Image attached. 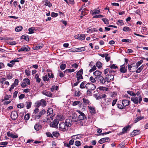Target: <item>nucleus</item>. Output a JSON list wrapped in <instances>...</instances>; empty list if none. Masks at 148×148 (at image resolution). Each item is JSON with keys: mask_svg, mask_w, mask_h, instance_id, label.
Segmentation results:
<instances>
[{"mask_svg": "<svg viewBox=\"0 0 148 148\" xmlns=\"http://www.w3.org/2000/svg\"><path fill=\"white\" fill-rule=\"evenodd\" d=\"M102 20L106 24H109L108 20L106 18H104L102 19Z\"/></svg>", "mask_w": 148, "mask_h": 148, "instance_id": "603ef678", "label": "nucleus"}, {"mask_svg": "<svg viewBox=\"0 0 148 148\" xmlns=\"http://www.w3.org/2000/svg\"><path fill=\"white\" fill-rule=\"evenodd\" d=\"M58 89V86H53L51 88V92H53L54 90H57Z\"/></svg>", "mask_w": 148, "mask_h": 148, "instance_id": "c756f323", "label": "nucleus"}, {"mask_svg": "<svg viewBox=\"0 0 148 148\" xmlns=\"http://www.w3.org/2000/svg\"><path fill=\"white\" fill-rule=\"evenodd\" d=\"M86 82H83L80 84V88H84L85 87L86 84Z\"/></svg>", "mask_w": 148, "mask_h": 148, "instance_id": "c9c22d12", "label": "nucleus"}, {"mask_svg": "<svg viewBox=\"0 0 148 148\" xmlns=\"http://www.w3.org/2000/svg\"><path fill=\"white\" fill-rule=\"evenodd\" d=\"M29 36L27 35H23L21 37V39H23L27 41H29Z\"/></svg>", "mask_w": 148, "mask_h": 148, "instance_id": "4be33fe9", "label": "nucleus"}, {"mask_svg": "<svg viewBox=\"0 0 148 148\" xmlns=\"http://www.w3.org/2000/svg\"><path fill=\"white\" fill-rule=\"evenodd\" d=\"M96 86L92 84L87 83L85 85V88L87 90V94L91 95L92 93V91L96 88Z\"/></svg>", "mask_w": 148, "mask_h": 148, "instance_id": "f257e3e1", "label": "nucleus"}, {"mask_svg": "<svg viewBox=\"0 0 148 148\" xmlns=\"http://www.w3.org/2000/svg\"><path fill=\"white\" fill-rule=\"evenodd\" d=\"M64 123H65L66 127H67L68 129V127L71 126L72 124V120L69 119H66Z\"/></svg>", "mask_w": 148, "mask_h": 148, "instance_id": "f8f14e48", "label": "nucleus"}, {"mask_svg": "<svg viewBox=\"0 0 148 148\" xmlns=\"http://www.w3.org/2000/svg\"><path fill=\"white\" fill-rule=\"evenodd\" d=\"M96 67L95 65H94L93 66L91 69L89 71L90 73H91L96 69Z\"/></svg>", "mask_w": 148, "mask_h": 148, "instance_id": "e2e57ef3", "label": "nucleus"}, {"mask_svg": "<svg viewBox=\"0 0 148 148\" xmlns=\"http://www.w3.org/2000/svg\"><path fill=\"white\" fill-rule=\"evenodd\" d=\"M75 145L77 146H80L81 145V142L78 140H77L75 141Z\"/></svg>", "mask_w": 148, "mask_h": 148, "instance_id": "5fc2aeb1", "label": "nucleus"}, {"mask_svg": "<svg viewBox=\"0 0 148 148\" xmlns=\"http://www.w3.org/2000/svg\"><path fill=\"white\" fill-rule=\"evenodd\" d=\"M127 92L128 94L130 95L131 96H136V94H135V93H134V92L132 91H127Z\"/></svg>", "mask_w": 148, "mask_h": 148, "instance_id": "c03bdc74", "label": "nucleus"}, {"mask_svg": "<svg viewBox=\"0 0 148 148\" xmlns=\"http://www.w3.org/2000/svg\"><path fill=\"white\" fill-rule=\"evenodd\" d=\"M144 118V116H140V117H137L136 118L134 121V123H136L138 122V121H139L140 120L143 119Z\"/></svg>", "mask_w": 148, "mask_h": 148, "instance_id": "c85d7f7f", "label": "nucleus"}, {"mask_svg": "<svg viewBox=\"0 0 148 148\" xmlns=\"http://www.w3.org/2000/svg\"><path fill=\"white\" fill-rule=\"evenodd\" d=\"M59 130L63 132H66L68 130L67 127L65 125L64 123H60L59 125Z\"/></svg>", "mask_w": 148, "mask_h": 148, "instance_id": "20e7f679", "label": "nucleus"}, {"mask_svg": "<svg viewBox=\"0 0 148 148\" xmlns=\"http://www.w3.org/2000/svg\"><path fill=\"white\" fill-rule=\"evenodd\" d=\"M24 82H25L27 85H29L30 83V80L28 78H25L23 79Z\"/></svg>", "mask_w": 148, "mask_h": 148, "instance_id": "a18cd8bd", "label": "nucleus"}, {"mask_svg": "<svg viewBox=\"0 0 148 148\" xmlns=\"http://www.w3.org/2000/svg\"><path fill=\"white\" fill-rule=\"evenodd\" d=\"M89 79L91 82L92 83H95L96 82V81L95 79L92 76L90 77Z\"/></svg>", "mask_w": 148, "mask_h": 148, "instance_id": "680f3d73", "label": "nucleus"}, {"mask_svg": "<svg viewBox=\"0 0 148 148\" xmlns=\"http://www.w3.org/2000/svg\"><path fill=\"white\" fill-rule=\"evenodd\" d=\"M77 111L79 114V115L78 116V118L80 120H83L86 118L85 115L83 113L79 110H77Z\"/></svg>", "mask_w": 148, "mask_h": 148, "instance_id": "1a4fd4ad", "label": "nucleus"}, {"mask_svg": "<svg viewBox=\"0 0 148 148\" xmlns=\"http://www.w3.org/2000/svg\"><path fill=\"white\" fill-rule=\"evenodd\" d=\"M59 123V121L57 119H55L52 122H51L50 124V126L52 127L56 128H58V124Z\"/></svg>", "mask_w": 148, "mask_h": 148, "instance_id": "39448f33", "label": "nucleus"}, {"mask_svg": "<svg viewBox=\"0 0 148 148\" xmlns=\"http://www.w3.org/2000/svg\"><path fill=\"white\" fill-rule=\"evenodd\" d=\"M18 61L17 60H11L10 61V63H8L7 64V66L10 67H12L14 65V63H14L15 62H17Z\"/></svg>", "mask_w": 148, "mask_h": 148, "instance_id": "412c9836", "label": "nucleus"}, {"mask_svg": "<svg viewBox=\"0 0 148 148\" xmlns=\"http://www.w3.org/2000/svg\"><path fill=\"white\" fill-rule=\"evenodd\" d=\"M45 5L46 6H48L49 8H50L52 6L51 4L47 0H45Z\"/></svg>", "mask_w": 148, "mask_h": 148, "instance_id": "a878e982", "label": "nucleus"}, {"mask_svg": "<svg viewBox=\"0 0 148 148\" xmlns=\"http://www.w3.org/2000/svg\"><path fill=\"white\" fill-rule=\"evenodd\" d=\"M133 65V64L132 65L129 64L128 65V69L130 72H134L135 71V70L134 69H131V68L133 67L135 68V66H136V65Z\"/></svg>", "mask_w": 148, "mask_h": 148, "instance_id": "6ab92c4d", "label": "nucleus"}, {"mask_svg": "<svg viewBox=\"0 0 148 148\" xmlns=\"http://www.w3.org/2000/svg\"><path fill=\"white\" fill-rule=\"evenodd\" d=\"M19 81L17 79H15L13 84L16 86L18 85Z\"/></svg>", "mask_w": 148, "mask_h": 148, "instance_id": "69168bd1", "label": "nucleus"}, {"mask_svg": "<svg viewBox=\"0 0 148 148\" xmlns=\"http://www.w3.org/2000/svg\"><path fill=\"white\" fill-rule=\"evenodd\" d=\"M80 103V104H79V105H80L81 104H82V103H81V102L79 101H74L73 103V106H75L77 105V104H79V103Z\"/></svg>", "mask_w": 148, "mask_h": 148, "instance_id": "052dcab7", "label": "nucleus"}, {"mask_svg": "<svg viewBox=\"0 0 148 148\" xmlns=\"http://www.w3.org/2000/svg\"><path fill=\"white\" fill-rule=\"evenodd\" d=\"M102 73L98 71H96L93 73V75L95 76V79H96L102 76L101 74Z\"/></svg>", "mask_w": 148, "mask_h": 148, "instance_id": "ddd939ff", "label": "nucleus"}, {"mask_svg": "<svg viewBox=\"0 0 148 148\" xmlns=\"http://www.w3.org/2000/svg\"><path fill=\"white\" fill-rule=\"evenodd\" d=\"M99 90H103V91H107L108 90V88L106 87H103L102 86H100L99 87Z\"/></svg>", "mask_w": 148, "mask_h": 148, "instance_id": "4c0bfd02", "label": "nucleus"}, {"mask_svg": "<svg viewBox=\"0 0 148 148\" xmlns=\"http://www.w3.org/2000/svg\"><path fill=\"white\" fill-rule=\"evenodd\" d=\"M118 25H120V26H121L124 25V23L122 20H119L118 21Z\"/></svg>", "mask_w": 148, "mask_h": 148, "instance_id": "338daca9", "label": "nucleus"}, {"mask_svg": "<svg viewBox=\"0 0 148 148\" xmlns=\"http://www.w3.org/2000/svg\"><path fill=\"white\" fill-rule=\"evenodd\" d=\"M79 40H84L85 38V36L84 34L79 35Z\"/></svg>", "mask_w": 148, "mask_h": 148, "instance_id": "864d4df0", "label": "nucleus"}, {"mask_svg": "<svg viewBox=\"0 0 148 148\" xmlns=\"http://www.w3.org/2000/svg\"><path fill=\"white\" fill-rule=\"evenodd\" d=\"M140 133V131L139 130H134L132 133V135L135 136L139 134Z\"/></svg>", "mask_w": 148, "mask_h": 148, "instance_id": "aec40b11", "label": "nucleus"}, {"mask_svg": "<svg viewBox=\"0 0 148 148\" xmlns=\"http://www.w3.org/2000/svg\"><path fill=\"white\" fill-rule=\"evenodd\" d=\"M108 54L106 53L105 59L107 62H108L110 60V57L108 56Z\"/></svg>", "mask_w": 148, "mask_h": 148, "instance_id": "09e8293b", "label": "nucleus"}, {"mask_svg": "<svg viewBox=\"0 0 148 148\" xmlns=\"http://www.w3.org/2000/svg\"><path fill=\"white\" fill-rule=\"evenodd\" d=\"M110 139L109 138H101L99 141V143L100 144H102L103 143L107 142L108 141H109Z\"/></svg>", "mask_w": 148, "mask_h": 148, "instance_id": "dca6fc26", "label": "nucleus"}, {"mask_svg": "<svg viewBox=\"0 0 148 148\" xmlns=\"http://www.w3.org/2000/svg\"><path fill=\"white\" fill-rule=\"evenodd\" d=\"M131 100L135 104H137L138 103H140L142 100V97L141 96H139L138 97H132L131 98Z\"/></svg>", "mask_w": 148, "mask_h": 148, "instance_id": "7ed1b4c3", "label": "nucleus"}, {"mask_svg": "<svg viewBox=\"0 0 148 148\" xmlns=\"http://www.w3.org/2000/svg\"><path fill=\"white\" fill-rule=\"evenodd\" d=\"M98 31V30L95 28L89 29L87 31V33H89L90 32H95Z\"/></svg>", "mask_w": 148, "mask_h": 148, "instance_id": "37998d69", "label": "nucleus"}, {"mask_svg": "<svg viewBox=\"0 0 148 148\" xmlns=\"http://www.w3.org/2000/svg\"><path fill=\"white\" fill-rule=\"evenodd\" d=\"M83 70L81 69L77 73V81L83 79L82 74H83Z\"/></svg>", "mask_w": 148, "mask_h": 148, "instance_id": "423d86ee", "label": "nucleus"}, {"mask_svg": "<svg viewBox=\"0 0 148 148\" xmlns=\"http://www.w3.org/2000/svg\"><path fill=\"white\" fill-rule=\"evenodd\" d=\"M26 107L27 109L30 108L32 105V102H26Z\"/></svg>", "mask_w": 148, "mask_h": 148, "instance_id": "e433bc0d", "label": "nucleus"}, {"mask_svg": "<svg viewBox=\"0 0 148 148\" xmlns=\"http://www.w3.org/2000/svg\"><path fill=\"white\" fill-rule=\"evenodd\" d=\"M93 11V12L92 13V15L95 14H99L100 13V12L99 10L94 9Z\"/></svg>", "mask_w": 148, "mask_h": 148, "instance_id": "de8ad7c7", "label": "nucleus"}, {"mask_svg": "<svg viewBox=\"0 0 148 148\" xmlns=\"http://www.w3.org/2000/svg\"><path fill=\"white\" fill-rule=\"evenodd\" d=\"M131 128L130 125H128L124 127L122 129V132L121 133V134H123L127 132V131L129 130Z\"/></svg>", "mask_w": 148, "mask_h": 148, "instance_id": "4468645a", "label": "nucleus"}, {"mask_svg": "<svg viewBox=\"0 0 148 148\" xmlns=\"http://www.w3.org/2000/svg\"><path fill=\"white\" fill-rule=\"evenodd\" d=\"M85 50V48L84 47H82L76 49V52H81L82 51H84Z\"/></svg>", "mask_w": 148, "mask_h": 148, "instance_id": "7c9ffc66", "label": "nucleus"}, {"mask_svg": "<svg viewBox=\"0 0 148 148\" xmlns=\"http://www.w3.org/2000/svg\"><path fill=\"white\" fill-rule=\"evenodd\" d=\"M81 137L79 134L71 136V138L73 139L76 140L80 138Z\"/></svg>", "mask_w": 148, "mask_h": 148, "instance_id": "5701e85b", "label": "nucleus"}, {"mask_svg": "<svg viewBox=\"0 0 148 148\" xmlns=\"http://www.w3.org/2000/svg\"><path fill=\"white\" fill-rule=\"evenodd\" d=\"M30 50V48L27 45H24L21 48L18 50V52L21 51H28Z\"/></svg>", "mask_w": 148, "mask_h": 148, "instance_id": "9b49d317", "label": "nucleus"}, {"mask_svg": "<svg viewBox=\"0 0 148 148\" xmlns=\"http://www.w3.org/2000/svg\"><path fill=\"white\" fill-rule=\"evenodd\" d=\"M105 78L106 81L108 82L113 80L114 76L113 75L108 74L106 75Z\"/></svg>", "mask_w": 148, "mask_h": 148, "instance_id": "0eeeda50", "label": "nucleus"}, {"mask_svg": "<svg viewBox=\"0 0 148 148\" xmlns=\"http://www.w3.org/2000/svg\"><path fill=\"white\" fill-rule=\"evenodd\" d=\"M41 125L38 124H36L34 126V128L36 131H39Z\"/></svg>", "mask_w": 148, "mask_h": 148, "instance_id": "cd10ccee", "label": "nucleus"}, {"mask_svg": "<svg viewBox=\"0 0 148 148\" xmlns=\"http://www.w3.org/2000/svg\"><path fill=\"white\" fill-rule=\"evenodd\" d=\"M29 118V114H27L25 115V116H24V119L25 120H28Z\"/></svg>", "mask_w": 148, "mask_h": 148, "instance_id": "0e129e2a", "label": "nucleus"}, {"mask_svg": "<svg viewBox=\"0 0 148 148\" xmlns=\"http://www.w3.org/2000/svg\"><path fill=\"white\" fill-rule=\"evenodd\" d=\"M81 93L80 91H76L75 92V96L77 97H79L81 95Z\"/></svg>", "mask_w": 148, "mask_h": 148, "instance_id": "49530a36", "label": "nucleus"}, {"mask_svg": "<svg viewBox=\"0 0 148 148\" xmlns=\"http://www.w3.org/2000/svg\"><path fill=\"white\" fill-rule=\"evenodd\" d=\"M104 100L105 101H104L103 102V103L105 104V105H109L110 103V102L111 101V98H109L107 101H106V99H104Z\"/></svg>", "mask_w": 148, "mask_h": 148, "instance_id": "58836bf2", "label": "nucleus"}, {"mask_svg": "<svg viewBox=\"0 0 148 148\" xmlns=\"http://www.w3.org/2000/svg\"><path fill=\"white\" fill-rule=\"evenodd\" d=\"M123 30L124 32H127L131 31V29L128 27L127 26H125L123 28Z\"/></svg>", "mask_w": 148, "mask_h": 148, "instance_id": "79ce46f5", "label": "nucleus"}, {"mask_svg": "<svg viewBox=\"0 0 148 148\" xmlns=\"http://www.w3.org/2000/svg\"><path fill=\"white\" fill-rule=\"evenodd\" d=\"M18 114L17 112L16 111H12L11 112V117L13 120H15L18 117Z\"/></svg>", "mask_w": 148, "mask_h": 148, "instance_id": "6e6552de", "label": "nucleus"}, {"mask_svg": "<svg viewBox=\"0 0 148 148\" xmlns=\"http://www.w3.org/2000/svg\"><path fill=\"white\" fill-rule=\"evenodd\" d=\"M88 108L90 112L92 114H94L95 113V110L93 108L90 106H88Z\"/></svg>", "mask_w": 148, "mask_h": 148, "instance_id": "393cba45", "label": "nucleus"}, {"mask_svg": "<svg viewBox=\"0 0 148 148\" xmlns=\"http://www.w3.org/2000/svg\"><path fill=\"white\" fill-rule=\"evenodd\" d=\"M42 79L44 81H48L49 80V78L48 77L47 75H45L42 77Z\"/></svg>", "mask_w": 148, "mask_h": 148, "instance_id": "6e6d98bb", "label": "nucleus"}, {"mask_svg": "<svg viewBox=\"0 0 148 148\" xmlns=\"http://www.w3.org/2000/svg\"><path fill=\"white\" fill-rule=\"evenodd\" d=\"M143 60H140L138 61L136 64V66H135V69H137L138 67L143 63Z\"/></svg>", "mask_w": 148, "mask_h": 148, "instance_id": "473e14b6", "label": "nucleus"}, {"mask_svg": "<svg viewBox=\"0 0 148 148\" xmlns=\"http://www.w3.org/2000/svg\"><path fill=\"white\" fill-rule=\"evenodd\" d=\"M25 73L27 76H29L30 75V71L29 69V68L25 70Z\"/></svg>", "mask_w": 148, "mask_h": 148, "instance_id": "4d7b16f0", "label": "nucleus"}, {"mask_svg": "<svg viewBox=\"0 0 148 148\" xmlns=\"http://www.w3.org/2000/svg\"><path fill=\"white\" fill-rule=\"evenodd\" d=\"M120 67L119 71L121 73H125L126 72L127 69L125 67V64L121 66Z\"/></svg>", "mask_w": 148, "mask_h": 148, "instance_id": "2eb2a0df", "label": "nucleus"}, {"mask_svg": "<svg viewBox=\"0 0 148 148\" xmlns=\"http://www.w3.org/2000/svg\"><path fill=\"white\" fill-rule=\"evenodd\" d=\"M96 80L99 82L100 84H105L106 81V78H104L102 76L100 77Z\"/></svg>", "mask_w": 148, "mask_h": 148, "instance_id": "9d476101", "label": "nucleus"}, {"mask_svg": "<svg viewBox=\"0 0 148 148\" xmlns=\"http://www.w3.org/2000/svg\"><path fill=\"white\" fill-rule=\"evenodd\" d=\"M42 94L43 95L50 97H52V94L50 91H43L42 92Z\"/></svg>", "mask_w": 148, "mask_h": 148, "instance_id": "f3484780", "label": "nucleus"}, {"mask_svg": "<svg viewBox=\"0 0 148 148\" xmlns=\"http://www.w3.org/2000/svg\"><path fill=\"white\" fill-rule=\"evenodd\" d=\"M35 78L36 79V81L38 83H39L41 81V79L39 77V75L38 74H36L35 75Z\"/></svg>", "mask_w": 148, "mask_h": 148, "instance_id": "2f4dec72", "label": "nucleus"}, {"mask_svg": "<svg viewBox=\"0 0 148 148\" xmlns=\"http://www.w3.org/2000/svg\"><path fill=\"white\" fill-rule=\"evenodd\" d=\"M58 15V13H55L54 12H52L51 14V16L53 17H56Z\"/></svg>", "mask_w": 148, "mask_h": 148, "instance_id": "bf43d9fd", "label": "nucleus"}, {"mask_svg": "<svg viewBox=\"0 0 148 148\" xmlns=\"http://www.w3.org/2000/svg\"><path fill=\"white\" fill-rule=\"evenodd\" d=\"M35 27H32L29 28L28 29L29 31V34H32L34 33V31H35Z\"/></svg>", "mask_w": 148, "mask_h": 148, "instance_id": "bb28decb", "label": "nucleus"}, {"mask_svg": "<svg viewBox=\"0 0 148 148\" xmlns=\"http://www.w3.org/2000/svg\"><path fill=\"white\" fill-rule=\"evenodd\" d=\"M66 67V64H62L60 66V68L62 70H64Z\"/></svg>", "mask_w": 148, "mask_h": 148, "instance_id": "3c124183", "label": "nucleus"}, {"mask_svg": "<svg viewBox=\"0 0 148 148\" xmlns=\"http://www.w3.org/2000/svg\"><path fill=\"white\" fill-rule=\"evenodd\" d=\"M96 65L98 68H101L102 66V63L100 62H97L96 63Z\"/></svg>", "mask_w": 148, "mask_h": 148, "instance_id": "a19ab883", "label": "nucleus"}, {"mask_svg": "<svg viewBox=\"0 0 148 148\" xmlns=\"http://www.w3.org/2000/svg\"><path fill=\"white\" fill-rule=\"evenodd\" d=\"M22 27L20 26L16 27L15 29V30L16 32H18L22 30Z\"/></svg>", "mask_w": 148, "mask_h": 148, "instance_id": "f704fd0d", "label": "nucleus"}, {"mask_svg": "<svg viewBox=\"0 0 148 148\" xmlns=\"http://www.w3.org/2000/svg\"><path fill=\"white\" fill-rule=\"evenodd\" d=\"M83 100L84 102L85 103V104H88L89 102V100L86 98H83Z\"/></svg>", "mask_w": 148, "mask_h": 148, "instance_id": "774afa93", "label": "nucleus"}, {"mask_svg": "<svg viewBox=\"0 0 148 148\" xmlns=\"http://www.w3.org/2000/svg\"><path fill=\"white\" fill-rule=\"evenodd\" d=\"M130 101L128 100H123L122 101V104L125 108L129 105Z\"/></svg>", "mask_w": 148, "mask_h": 148, "instance_id": "a211bd4d", "label": "nucleus"}, {"mask_svg": "<svg viewBox=\"0 0 148 148\" xmlns=\"http://www.w3.org/2000/svg\"><path fill=\"white\" fill-rule=\"evenodd\" d=\"M47 118L46 121L50 122L51 120H52L53 119V111L52 108H49L47 111Z\"/></svg>", "mask_w": 148, "mask_h": 148, "instance_id": "f03ea898", "label": "nucleus"}, {"mask_svg": "<svg viewBox=\"0 0 148 148\" xmlns=\"http://www.w3.org/2000/svg\"><path fill=\"white\" fill-rule=\"evenodd\" d=\"M52 135L55 137L57 138L60 136L59 133L57 131H54L52 133Z\"/></svg>", "mask_w": 148, "mask_h": 148, "instance_id": "b1692460", "label": "nucleus"}, {"mask_svg": "<svg viewBox=\"0 0 148 148\" xmlns=\"http://www.w3.org/2000/svg\"><path fill=\"white\" fill-rule=\"evenodd\" d=\"M45 134L48 137H51V138H53V137L51 133L50 132H46Z\"/></svg>", "mask_w": 148, "mask_h": 148, "instance_id": "8fccbe9b", "label": "nucleus"}, {"mask_svg": "<svg viewBox=\"0 0 148 148\" xmlns=\"http://www.w3.org/2000/svg\"><path fill=\"white\" fill-rule=\"evenodd\" d=\"M143 67L144 66H143V65L141 66L139 68L136 70V72L137 73H140L143 69Z\"/></svg>", "mask_w": 148, "mask_h": 148, "instance_id": "ea45409f", "label": "nucleus"}, {"mask_svg": "<svg viewBox=\"0 0 148 148\" xmlns=\"http://www.w3.org/2000/svg\"><path fill=\"white\" fill-rule=\"evenodd\" d=\"M45 110L43 109L40 112L39 114H40V116H42L45 113Z\"/></svg>", "mask_w": 148, "mask_h": 148, "instance_id": "13d9d810", "label": "nucleus"}, {"mask_svg": "<svg viewBox=\"0 0 148 148\" xmlns=\"http://www.w3.org/2000/svg\"><path fill=\"white\" fill-rule=\"evenodd\" d=\"M41 103V105L42 107L45 106L47 105V103L46 101L44 99H41L40 101Z\"/></svg>", "mask_w": 148, "mask_h": 148, "instance_id": "72a5a7b5", "label": "nucleus"}]
</instances>
